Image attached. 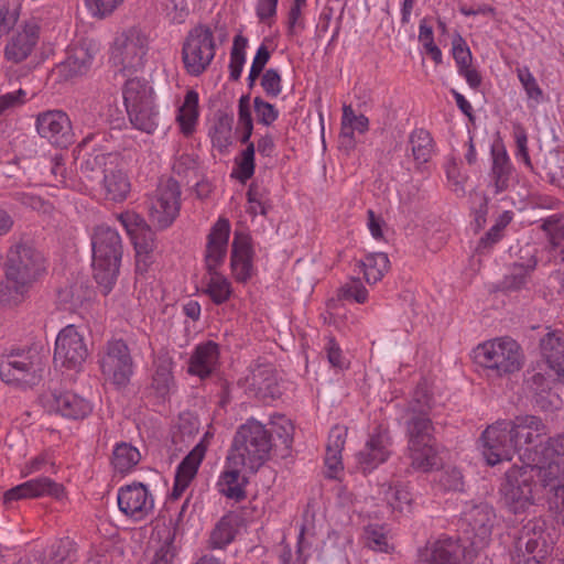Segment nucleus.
Segmentation results:
<instances>
[{"instance_id":"nucleus-13","label":"nucleus","mask_w":564,"mask_h":564,"mask_svg":"<svg viewBox=\"0 0 564 564\" xmlns=\"http://www.w3.org/2000/svg\"><path fill=\"white\" fill-rule=\"evenodd\" d=\"M482 454L490 466L503 460H511L520 452L512 435V426L506 420L489 425L481 435Z\"/></svg>"},{"instance_id":"nucleus-5","label":"nucleus","mask_w":564,"mask_h":564,"mask_svg":"<svg viewBox=\"0 0 564 564\" xmlns=\"http://www.w3.org/2000/svg\"><path fill=\"white\" fill-rule=\"evenodd\" d=\"M91 245L94 278L106 295L112 290L119 274L121 238L117 230L100 225L95 229Z\"/></svg>"},{"instance_id":"nucleus-18","label":"nucleus","mask_w":564,"mask_h":564,"mask_svg":"<svg viewBox=\"0 0 564 564\" xmlns=\"http://www.w3.org/2000/svg\"><path fill=\"white\" fill-rule=\"evenodd\" d=\"M181 189L178 183L169 178L158 186L150 206L151 220L160 228L169 227L180 212Z\"/></svg>"},{"instance_id":"nucleus-16","label":"nucleus","mask_w":564,"mask_h":564,"mask_svg":"<svg viewBox=\"0 0 564 564\" xmlns=\"http://www.w3.org/2000/svg\"><path fill=\"white\" fill-rule=\"evenodd\" d=\"M462 521L465 525L466 539L469 540L474 553L488 543L496 523V513L491 506L480 502L466 509Z\"/></svg>"},{"instance_id":"nucleus-21","label":"nucleus","mask_w":564,"mask_h":564,"mask_svg":"<svg viewBox=\"0 0 564 564\" xmlns=\"http://www.w3.org/2000/svg\"><path fill=\"white\" fill-rule=\"evenodd\" d=\"M64 494L65 488L63 485L57 484L48 477H39L7 490L3 495V503L10 507L13 501L41 498L44 496L62 499Z\"/></svg>"},{"instance_id":"nucleus-14","label":"nucleus","mask_w":564,"mask_h":564,"mask_svg":"<svg viewBox=\"0 0 564 564\" xmlns=\"http://www.w3.org/2000/svg\"><path fill=\"white\" fill-rule=\"evenodd\" d=\"M89 355L84 334L75 325L65 326L55 340L54 362L72 370H79Z\"/></svg>"},{"instance_id":"nucleus-1","label":"nucleus","mask_w":564,"mask_h":564,"mask_svg":"<svg viewBox=\"0 0 564 564\" xmlns=\"http://www.w3.org/2000/svg\"><path fill=\"white\" fill-rule=\"evenodd\" d=\"M44 271V258L31 243L18 241L7 253L6 283L0 288V302L17 305Z\"/></svg>"},{"instance_id":"nucleus-39","label":"nucleus","mask_w":564,"mask_h":564,"mask_svg":"<svg viewBox=\"0 0 564 564\" xmlns=\"http://www.w3.org/2000/svg\"><path fill=\"white\" fill-rule=\"evenodd\" d=\"M413 158L419 163H426L433 152V139L429 131L416 129L410 134Z\"/></svg>"},{"instance_id":"nucleus-50","label":"nucleus","mask_w":564,"mask_h":564,"mask_svg":"<svg viewBox=\"0 0 564 564\" xmlns=\"http://www.w3.org/2000/svg\"><path fill=\"white\" fill-rule=\"evenodd\" d=\"M368 291L360 279L352 278L338 290L339 300H354L357 303H365Z\"/></svg>"},{"instance_id":"nucleus-49","label":"nucleus","mask_w":564,"mask_h":564,"mask_svg":"<svg viewBox=\"0 0 564 564\" xmlns=\"http://www.w3.org/2000/svg\"><path fill=\"white\" fill-rule=\"evenodd\" d=\"M235 536V530L231 521L227 518H221L210 534V545L213 547L221 549L229 544Z\"/></svg>"},{"instance_id":"nucleus-46","label":"nucleus","mask_w":564,"mask_h":564,"mask_svg":"<svg viewBox=\"0 0 564 564\" xmlns=\"http://www.w3.org/2000/svg\"><path fill=\"white\" fill-rule=\"evenodd\" d=\"M74 543L66 539L54 543L47 554V564H70L75 561Z\"/></svg>"},{"instance_id":"nucleus-41","label":"nucleus","mask_w":564,"mask_h":564,"mask_svg":"<svg viewBox=\"0 0 564 564\" xmlns=\"http://www.w3.org/2000/svg\"><path fill=\"white\" fill-rule=\"evenodd\" d=\"M172 360L164 354L155 359V372L153 375V387L156 392L164 395L169 392L172 384Z\"/></svg>"},{"instance_id":"nucleus-25","label":"nucleus","mask_w":564,"mask_h":564,"mask_svg":"<svg viewBox=\"0 0 564 564\" xmlns=\"http://www.w3.org/2000/svg\"><path fill=\"white\" fill-rule=\"evenodd\" d=\"M40 26L35 21H29L19 26L9 37L4 47V56L12 63L28 58L39 41Z\"/></svg>"},{"instance_id":"nucleus-37","label":"nucleus","mask_w":564,"mask_h":564,"mask_svg":"<svg viewBox=\"0 0 564 564\" xmlns=\"http://www.w3.org/2000/svg\"><path fill=\"white\" fill-rule=\"evenodd\" d=\"M359 268L364 271L367 283L379 282L390 268V261L386 253L376 252L366 256L365 260L359 261Z\"/></svg>"},{"instance_id":"nucleus-11","label":"nucleus","mask_w":564,"mask_h":564,"mask_svg":"<svg viewBox=\"0 0 564 564\" xmlns=\"http://www.w3.org/2000/svg\"><path fill=\"white\" fill-rule=\"evenodd\" d=\"M215 56L214 35L209 28L198 25L188 32L182 48V58L188 74L200 75Z\"/></svg>"},{"instance_id":"nucleus-45","label":"nucleus","mask_w":564,"mask_h":564,"mask_svg":"<svg viewBox=\"0 0 564 564\" xmlns=\"http://www.w3.org/2000/svg\"><path fill=\"white\" fill-rule=\"evenodd\" d=\"M247 44L248 40L242 35L235 36L229 64L230 78L232 80H238L241 76L242 67L246 61L245 50Z\"/></svg>"},{"instance_id":"nucleus-27","label":"nucleus","mask_w":564,"mask_h":564,"mask_svg":"<svg viewBox=\"0 0 564 564\" xmlns=\"http://www.w3.org/2000/svg\"><path fill=\"white\" fill-rule=\"evenodd\" d=\"M208 434L184 457L176 469L173 496L180 497L196 476L198 467L205 456Z\"/></svg>"},{"instance_id":"nucleus-44","label":"nucleus","mask_w":564,"mask_h":564,"mask_svg":"<svg viewBox=\"0 0 564 564\" xmlns=\"http://www.w3.org/2000/svg\"><path fill=\"white\" fill-rule=\"evenodd\" d=\"M381 494L388 505L394 510L402 511L412 501L411 494L400 484L393 486L383 485Z\"/></svg>"},{"instance_id":"nucleus-4","label":"nucleus","mask_w":564,"mask_h":564,"mask_svg":"<svg viewBox=\"0 0 564 564\" xmlns=\"http://www.w3.org/2000/svg\"><path fill=\"white\" fill-rule=\"evenodd\" d=\"M229 235V220L219 218L207 237L205 264L208 279L205 282L204 293L217 305L227 302L231 295L229 281L217 270L226 258Z\"/></svg>"},{"instance_id":"nucleus-51","label":"nucleus","mask_w":564,"mask_h":564,"mask_svg":"<svg viewBox=\"0 0 564 564\" xmlns=\"http://www.w3.org/2000/svg\"><path fill=\"white\" fill-rule=\"evenodd\" d=\"M365 541L366 545L373 550L380 552H389V543L388 539L382 530V528L378 525H368L365 529Z\"/></svg>"},{"instance_id":"nucleus-40","label":"nucleus","mask_w":564,"mask_h":564,"mask_svg":"<svg viewBox=\"0 0 564 564\" xmlns=\"http://www.w3.org/2000/svg\"><path fill=\"white\" fill-rule=\"evenodd\" d=\"M139 451L127 443L117 444L112 453V465L119 473H127L140 462Z\"/></svg>"},{"instance_id":"nucleus-3","label":"nucleus","mask_w":564,"mask_h":564,"mask_svg":"<svg viewBox=\"0 0 564 564\" xmlns=\"http://www.w3.org/2000/svg\"><path fill=\"white\" fill-rule=\"evenodd\" d=\"M278 443L271 440L263 424L248 421L238 429L234 437L228 463L234 466H245L256 473L269 459L271 451L278 452Z\"/></svg>"},{"instance_id":"nucleus-53","label":"nucleus","mask_w":564,"mask_h":564,"mask_svg":"<svg viewBox=\"0 0 564 564\" xmlns=\"http://www.w3.org/2000/svg\"><path fill=\"white\" fill-rule=\"evenodd\" d=\"M52 470L55 473V464L52 462L46 453L40 454L33 459H31L29 463L24 465V467L21 469V476L28 477L31 474L37 473V471H48Z\"/></svg>"},{"instance_id":"nucleus-24","label":"nucleus","mask_w":564,"mask_h":564,"mask_svg":"<svg viewBox=\"0 0 564 564\" xmlns=\"http://www.w3.org/2000/svg\"><path fill=\"white\" fill-rule=\"evenodd\" d=\"M390 445L391 437L389 431L378 426L375 433L370 435L365 448L356 455L358 467L364 473H368L386 462L390 455L388 449Z\"/></svg>"},{"instance_id":"nucleus-63","label":"nucleus","mask_w":564,"mask_h":564,"mask_svg":"<svg viewBox=\"0 0 564 564\" xmlns=\"http://www.w3.org/2000/svg\"><path fill=\"white\" fill-rule=\"evenodd\" d=\"M18 14L10 10L4 1H0V37L7 34L17 23Z\"/></svg>"},{"instance_id":"nucleus-20","label":"nucleus","mask_w":564,"mask_h":564,"mask_svg":"<svg viewBox=\"0 0 564 564\" xmlns=\"http://www.w3.org/2000/svg\"><path fill=\"white\" fill-rule=\"evenodd\" d=\"M35 128L39 135L57 148H67L74 142L72 123L66 112L46 110L37 113Z\"/></svg>"},{"instance_id":"nucleus-52","label":"nucleus","mask_w":564,"mask_h":564,"mask_svg":"<svg viewBox=\"0 0 564 564\" xmlns=\"http://www.w3.org/2000/svg\"><path fill=\"white\" fill-rule=\"evenodd\" d=\"M253 105L259 123L271 126L278 119L279 112L275 107L264 101L261 97H256Z\"/></svg>"},{"instance_id":"nucleus-47","label":"nucleus","mask_w":564,"mask_h":564,"mask_svg":"<svg viewBox=\"0 0 564 564\" xmlns=\"http://www.w3.org/2000/svg\"><path fill=\"white\" fill-rule=\"evenodd\" d=\"M132 238L138 254H144L145 258H148L149 254L153 252L155 248V236L147 225L142 224L139 228H135Z\"/></svg>"},{"instance_id":"nucleus-59","label":"nucleus","mask_w":564,"mask_h":564,"mask_svg":"<svg viewBox=\"0 0 564 564\" xmlns=\"http://www.w3.org/2000/svg\"><path fill=\"white\" fill-rule=\"evenodd\" d=\"M534 404L542 411H553L558 408L560 398L556 393H552L550 389L543 388L534 394Z\"/></svg>"},{"instance_id":"nucleus-55","label":"nucleus","mask_w":564,"mask_h":564,"mask_svg":"<svg viewBox=\"0 0 564 564\" xmlns=\"http://www.w3.org/2000/svg\"><path fill=\"white\" fill-rule=\"evenodd\" d=\"M438 484L444 490L462 491L464 488L463 475L457 468L445 469L438 478Z\"/></svg>"},{"instance_id":"nucleus-56","label":"nucleus","mask_w":564,"mask_h":564,"mask_svg":"<svg viewBox=\"0 0 564 564\" xmlns=\"http://www.w3.org/2000/svg\"><path fill=\"white\" fill-rule=\"evenodd\" d=\"M163 10L171 21L182 23L188 14L187 0H165Z\"/></svg>"},{"instance_id":"nucleus-29","label":"nucleus","mask_w":564,"mask_h":564,"mask_svg":"<svg viewBox=\"0 0 564 564\" xmlns=\"http://www.w3.org/2000/svg\"><path fill=\"white\" fill-rule=\"evenodd\" d=\"M47 402L51 410L73 420L84 419L91 412V405L87 400L69 391L54 392Z\"/></svg>"},{"instance_id":"nucleus-35","label":"nucleus","mask_w":564,"mask_h":564,"mask_svg":"<svg viewBox=\"0 0 564 564\" xmlns=\"http://www.w3.org/2000/svg\"><path fill=\"white\" fill-rule=\"evenodd\" d=\"M237 467L238 466L230 465L229 469L224 470L217 482V487L221 495L239 502L246 498L245 486L248 480L245 476L240 475Z\"/></svg>"},{"instance_id":"nucleus-2","label":"nucleus","mask_w":564,"mask_h":564,"mask_svg":"<svg viewBox=\"0 0 564 564\" xmlns=\"http://www.w3.org/2000/svg\"><path fill=\"white\" fill-rule=\"evenodd\" d=\"M82 177L96 195L110 202H122L130 193L127 174L118 165L112 153L89 155L80 169Z\"/></svg>"},{"instance_id":"nucleus-61","label":"nucleus","mask_w":564,"mask_h":564,"mask_svg":"<svg viewBox=\"0 0 564 564\" xmlns=\"http://www.w3.org/2000/svg\"><path fill=\"white\" fill-rule=\"evenodd\" d=\"M123 0H87L89 9L94 15L104 18L112 13Z\"/></svg>"},{"instance_id":"nucleus-6","label":"nucleus","mask_w":564,"mask_h":564,"mask_svg":"<svg viewBox=\"0 0 564 564\" xmlns=\"http://www.w3.org/2000/svg\"><path fill=\"white\" fill-rule=\"evenodd\" d=\"M123 99L133 127L145 133H154L160 126V112L153 102V89L138 78L124 80Z\"/></svg>"},{"instance_id":"nucleus-23","label":"nucleus","mask_w":564,"mask_h":564,"mask_svg":"<svg viewBox=\"0 0 564 564\" xmlns=\"http://www.w3.org/2000/svg\"><path fill=\"white\" fill-rule=\"evenodd\" d=\"M117 499L120 511L135 520L145 518L153 509L148 488L141 482L120 488Z\"/></svg>"},{"instance_id":"nucleus-17","label":"nucleus","mask_w":564,"mask_h":564,"mask_svg":"<svg viewBox=\"0 0 564 564\" xmlns=\"http://www.w3.org/2000/svg\"><path fill=\"white\" fill-rule=\"evenodd\" d=\"M555 541V528L547 524L544 519L536 518L523 524L516 540V545H518L519 551L524 549L529 554L535 553L538 556L546 557L553 550Z\"/></svg>"},{"instance_id":"nucleus-34","label":"nucleus","mask_w":564,"mask_h":564,"mask_svg":"<svg viewBox=\"0 0 564 564\" xmlns=\"http://www.w3.org/2000/svg\"><path fill=\"white\" fill-rule=\"evenodd\" d=\"M411 467L420 471H430L440 465L435 442L408 444Z\"/></svg>"},{"instance_id":"nucleus-28","label":"nucleus","mask_w":564,"mask_h":564,"mask_svg":"<svg viewBox=\"0 0 564 564\" xmlns=\"http://www.w3.org/2000/svg\"><path fill=\"white\" fill-rule=\"evenodd\" d=\"M531 468L535 469V479L539 478L542 487H549L555 495L564 488V464L553 456L545 459L543 449L538 459H532Z\"/></svg>"},{"instance_id":"nucleus-36","label":"nucleus","mask_w":564,"mask_h":564,"mask_svg":"<svg viewBox=\"0 0 564 564\" xmlns=\"http://www.w3.org/2000/svg\"><path fill=\"white\" fill-rule=\"evenodd\" d=\"M491 154L492 166L490 176L495 186V192L496 194H499L509 188L512 176V165L506 151H499L492 148Z\"/></svg>"},{"instance_id":"nucleus-7","label":"nucleus","mask_w":564,"mask_h":564,"mask_svg":"<svg viewBox=\"0 0 564 564\" xmlns=\"http://www.w3.org/2000/svg\"><path fill=\"white\" fill-rule=\"evenodd\" d=\"M520 460L521 465L514 464L506 471L500 487L505 505L516 514L533 505L534 490L538 487L535 469L531 468V463H524L522 455Z\"/></svg>"},{"instance_id":"nucleus-33","label":"nucleus","mask_w":564,"mask_h":564,"mask_svg":"<svg viewBox=\"0 0 564 564\" xmlns=\"http://www.w3.org/2000/svg\"><path fill=\"white\" fill-rule=\"evenodd\" d=\"M540 347L549 367L558 377L564 378V334L561 332L547 333L541 339Z\"/></svg>"},{"instance_id":"nucleus-26","label":"nucleus","mask_w":564,"mask_h":564,"mask_svg":"<svg viewBox=\"0 0 564 564\" xmlns=\"http://www.w3.org/2000/svg\"><path fill=\"white\" fill-rule=\"evenodd\" d=\"M246 383L248 390L262 400L281 395L275 369L270 364H259L253 367L250 375L246 377Z\"/></svg>"},{"instance_id":"nucleus-22","label":"nucleus","mask_w":564,"mask_h":564,"mask_svg":"<svg viewBox=\"0 0 564 564\" xmlns=\"http://www.w3.org/2000/svg\"><path fill=\"white\" fill-rule=\"evenodd\" d=\"M97 52L98 47L95 42L82 41L69 50L67 58L57 65L54 73L63 80L82 75L89 69Z\"/></svg>"},{"instance_id":"nucleus-15","label":"nucleus","mask_w":564,"mask_h":564,"mask_svg":"<svg viewBox=\"0 0 564 564\" xmlns=\"http://www.w3.org/2000/svg\"><path fill=\"white\" fill-rule=\"evenodd\" d=\"M35 357L25 350H13L4 355L0 361L1 380L14 386L35 384L41 379Z\"/></svg>"},{"instance_id":"nucleus-58","label":"nucleus","mask_w":564,"mask_h":564,"mask_svg":"<svg viewBox=\"0 0 564 564\" xmlns=\"http://www.w3.org/2000/svg\"><path fill=\"white\" fill-rule=\"evenodd\" d=\"M518 77L528 96L539 102L542 97V90L530 70L528 68H519Z\"/></svg>"},{"instance_id":"nucleus-30","label":"nucleus","mask_w":564,"mask_h":564,"mask_svg":"<svg viewBox=\"0 0 564 564\" xmlns=\"http://www.w3.org/2000/svg\"><path fill=\"white\" fill-rule=\"evenodd\" d=\"M230 265L237 281L245 282L251 276L252 249L249 237L236 232L231 245Z\"/></svg>"},{"instance_id":"nucleus-57","label":"nucleus","mask_w":564,"mask_h":564,"mask_svg":"<svg viewBox=\"0 0 564 564\" xmlns=\"http://www.w3.org/2000/svg\"><path fill=\"white\" fill-rule=\"evenodd\" d=\"M453 56L458 70L470 66L471 53L459 34L453 39Z\"/></svg>"},{"instance_id":"nucleus-9","label":"nucleus","mask_w":564,"mask_h":564,"mask_svg":"<svg viewBox=\"0 0 564 564\" xmlns=\"http://www.w3.org/2000/svg\"><path fill=\"white\" fill-rule=\"evenodd\" d=\"M149 48L147 34L139 28L132 26L120 33L113 42L111 61L122 79L144 66Z\"/></svg>"},{"instance_id":"nucleus-19","label":"nucleus","mask_w":564,"mask_h":564,"mask_svg":"<svg viewBox=\"0 0 564 564\" xmlns=\"http://www.w3.org/2000/svg\"><path fill=\"white\" fill-rule=\"evenodd\" d=\"M473 551L467 550L459 540L438 539L420 551L417 564H470Z\"/></svg>"},{"instance_id":"nucleus-42","label":"nucleus","mask_w":564,"mask_h":564,"mask_svg":"<svg viewBox=\"0 0 564 564\" xmlns=\"http://www.w3.org/2000/svg\"><path fill=\"white\" fill-rule=\"evenodd\" d=\"M271 431H269L270 437L272 438V435L275 434L280 441L276 453H279L281 457H286L293 442V425L289 420L279 416L276 421L271 422Z\"/></svg>"},{"instance_id":"nucleus-32","label":"nucleus","mask_w":564,"mask_h":564,"mask_svg":"<svg viewBox=\"0 0 564 564\" xmlns=\"http://www.w3.org/2000/svg\"><path fill=\"white\" fill-rule=\"evenodd\" d=\"M219 357L218 346L213 341L196 347L191 356L188 371L202 379L208 377L216 368Z\"/></svg>"},{"instance_id":"nucleus-43","label":"nucleus","mask_w":564,"mask_h":564,"mask_svg":"<svg viewBox=\"0 0 564 564\" xmlns=\"http://www.w3.org/2000/svg\"><path fill=\"white\" fill-rule=\"evenodd\" d=\"M231 124L232 118L223 115L217 119L210 131L213 145L220 151L226 150L231 144Z\"/></svg>"},{"instance_id":"nucleus-31","label":"nucleus","mask_w":564,"mask_h":564,"mask_svg":"<svg viewBox=\"0 0 564 564\" xmlns=\"http://www.w3.org/2000/svg\"><path fill=\"white\" fill-rule=\"evenodd\" d=\"M508 422L512 426V435L517 441L519 451L525 445L535 443L546 434V425L534 415H518Z\"/></svg>"},{"instance_id":"nucleus-38","label":"nucleus","mask_w":564,"mask_h":564,"mask_svg":"<svg viewBox=\"0 0 564 564\" xmlns=\"http://www.w3.org/2000/svg\"><path fill=\"white\" fill-rule=\"evenodd\" d=\"M197 118L198 94L195 90H188L177 113V121L180 122L182 132L191 134L194 131Z\"/></svg>"},{"instance_id":"nucleus-54","label":"nucleus","mask_w":564,"mask_h":564,"mask_svg":"<svg viewBox=\"0 0 564 564\" xmlns=\"http://www.w3.org/2000/svg\"><path fill=\"white\" fill-rule=\"evenodd\" d=\"M261 86L267 96L275 98L282 90V79L276 69H267L261 77Z\"/></svg>"},{"instance_id":"nucleus-64","label":"nucleus","mask_w":564,"mask_h":564,"mask_svg":"<svg viewBox=\"0 0 564 564\" xmlns=\"http://www.w3.org/2000/svg\"><path fill=\"white\" fill-rule=\"evenodd\" d=\"M544 556H538L535 553L529 554L524 549L518 550V545H514V551L511 554V564H542L545 560Z\"/></svg>"},{"instance_id":"nucleus-8","label":"nucleus","mask_w":564,"mask_h":564,"mask_svg":"<svg viewBox=\"0 0 564 564\" xmlns=\"http://www.w3.org/2000/svg\"><path fill=\"white\" fill-rule=\"evenodd\" d=\"M475 360L490 375L501 377L519 371L523 357L517 341L505 337L479 345L475 350Z\"/></svg>"},{"instance_id":"nucleus-12","label":"nucleus","mask_w":564,"mask_h":564,"mask_svg":"<svg viewBox=\"0 0 564 564\" xmlns=\"http://www.w3.org/2000/svg\"><path fill=\"white\" fill-rule=\"evenodd\" d=\"M101 372L117 388L126 387L133 372L130 349L122 339L109 340L99 357Z\"/></svg>"},{"instance_id":"nucleus-60","label":"nucleus","mask_w":564,"mask_h":564,"mask_svg":"<svg viewBox=\"0 0 564 564\" xmlns=\"http://www.w3.org/2000/svg\"><path fill=\"white\" fill-rule=\"evenodd\" d=\"M544 458L555 457L564 464V433L550 437L543 447Z\"/></svg>"},{"instance_id":"nucleus-10","label":"nucleus","mask_w":564,"mask_h":564,"mask_svg":"<svg viewBox=\"0 0 564 564\" xmlns=\"http://www.w3.org/2000/svg\"><path fill=\"white\" fill-rule=\"evenodd\" d=\"M431 401L427 390L419 386L403 416L408 444L435 442L434 426L430 419Z\"/></svg>"},{"instance_id":"nucleus-62","label":"nucleus","mask_w":564,"mask_h":564,"mask_svg":"<svg viewBox=\"0 0 564 564\" xmlns=\"http://www.w3.org/2000/svg\"><path fill=\"white\" fill-rule=\"evenodd\" d=\"M26 93L23 89H18L0 96V115L9 109L17 108L24 104Z\"/></svg>"},{"instance_id":"nucleus-48","label":"nucleus","mask_w":564,"mask_h":564,"mask_svg":"<svg viewBox=\"0 0 564 564\" xmlns=\"http://www.w3.org/2000/svg\"><path fill=\"white\" fill-rule=\"evenodd\" d=\"M535 263L531 265L514 264L510 274L503 280V288L509 291H518L528 283L530 272L533 271Z\"/></svg>"}]
</instances>
